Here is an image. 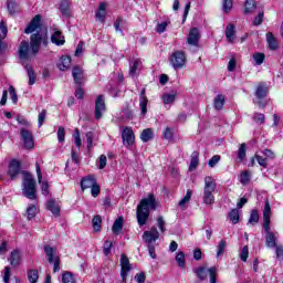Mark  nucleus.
<instances>
[{
	"label": "nucleus",
	"mask_w": 283,
	"mask_h": 283,
	"mask_svg": "<svg viewBox=\"0 0 283 283\" xmlns=\"http://www.w3.org/2000/svg\"><path fill=\"white\" fill-rule=\"evenodd\" d=\"M27 74L29 76V85H34L36 77L34 76V70L32 67L27 66Z\"/></svg>",
	"instance_id": "obj_50"
},
{
	"label": "nucleus",
	"mask_w": 283,
	"mask_h": 283,
	"mask_svg": "<svg viewBox=\"0 0 283 283\" xmlns=\"http://www.w3.org/2000/svg\"><path fill=\"white\" fill-rule=\"evenodd\" d=\"M103 220L101 219V216H95L92 220L93 231L98 232L101 231V224Z\"/></svg>",
	"instance_id": "obj_45"
},
{
	"label": "nucleus",
	"mask_w": 283,
	"mask_h": 283,
	"mask_svg": "<svg viewBox=\"0 0 283 283\" xmlns=\"http://www.w3.org/2000/svg\"><path fill=\"white\" fill-rule=\"evenodd\" d=\"M72 76L73 81L77 85H81L85 78V73L83 72V69H81L80 66H74L72 70Z\"/></svg>",
	"instance_id": "obj_20"
},
{
	"label": "nucleus",
	"mask_w": 283,
	"mask_h": 283,
	"mask_svg": "<svg viewBox=\"0 0 283 283\" xmlns=\"http://www.w3.org/2000/svg\"><path fill=\"white\" fill-rule=\"evenodd\" d=\"M140 138L143 140V143H149V140H151V138H154V130H151V128H146L143 130Z\"/></svg>",
	"instance_id": "obj_31"
},
{
	"label": "nucleus",
	"mask_w": 283,
	"mask_h": 283,
	"mask_svg": "<svg viewBox=\"0 0 283 283\" xmlns=\"http://www.w3.org/2000/svg\"><path fill=\"white\" fill-rule=\"evenodd\" d=\"M28 279H29V282L36 283L39 281V271L30 270L28 272Z\"/></svg>",
	"instance_id": "obj_48"
},
{
	"label": "nucleus",
	"mask_w": 283,
	"mask_h": 283,
	"mask_svg": "<svg viewBox=\"0 0 283 283\" xmlns=\"http://www.w3.org/2000/svg\"><path fill=\"white\" fill-rule=\"evenodd\" d=\"M223 12H231L232 8H233V0H223Z\"/></svg>",
	"instance_id": "obj_56"
},
{
	"label": "nucleus",
	"mask_w": 283,
	"mask_h": 283,
	"mask_svg": "<svg viewBox=\"0 0 283 283\" xmlns=\"http://www.w3.org/2000/svg\"><path fill=\"white\" fill-rule=\"evenodd\" d=\"M217 184L216 179L211 176H207L205 178V187H203V196L202 200L205 205H213L216 202V197L213 193L216 192Z\"/></svg>",
	"instance_id": "obj_3"
},
{
	"label": "nucleus",
	"mask_w": 283,
	"mask_h": 283,
	"mask_svg": "<svg viewBox=\"0 0 283 283\" xmlns=\"http://www.w3.org/2000/svg\"><path fill=\"white\" fill-rule=\"evenodd\" d=\"M46 209L53 213V216H59L61 213V207H59V203L54 200H49L46 205Z\"/></svg>",
	"instance_id": "obj_29"
},
{
	"label": "nucleus",
	"mask_w": 283,
	"mask_h": 283,
	"mask_svg": "<svg viewBox=\"0 0 283 283\" xmlns=\"http://www.w3.org/2000/svg\"><path fill=\"white\" fill-rule=\"evenodd\" d=\"M266 43H268L269 49L272 51H275L279 48L277 39L271 32L266 33Z\"/></svg>",
	"instance_id": "obj_25"
},
{
	"label": "nucleus",
	"mask_w": 283,
	"mask_h": 283,
	"mask_svg": "<svg viewBox=\"0 0 283 283\" xmlns=\"http://www.w3.org/2000/svg\"><path fill=\"white\" fill-rule=\"evenodd\" d=\"M105 17H107V3L101 2L95 12V19L101 23H105Z\"/></svg>",
	"instance_id": "obj_19"
},
{
	"label": "nucleus",
	"mask_w": 283,
	"mask_h": 283,
	"mask_svg": "<svg viewBox=\"0 0 283 283\" xmlns=\"http://www.w3.org/2000/svg\"><path fill=\"white\" fill-rule=\"evenodd\" d=\"M145 280H146L145 272H140L135 275V281L137 283H145Z\"/></svg>",
	"instance_id": "obj_64"
},
{
	"label": "nucleus",
	"mask_w": 283,
	"mask_h": 283,
	"mask_svg": "<svg viewBox=\"0 0 283 283\" xmlns=\"http://www.w3.org/2000/svg\"><path fill=\"white\" fill-rule=\"evenodd\" d=\"M73 140L75 147H77V149H81L83 142L81 140V132H78V128H76L73 133Z\"/></svg>",
	"instance_id": "obj_39"
},
{
	"label": "nucleus",
	"mask_w": 283,
	"mask_h": 283,
	"mask_svg": "<svg viewBox=\"0 0 283 283\" xmlns=\"http://www.w3.org/2000/svg\"><path fill=\"white\" fill-rule=\"evenodd\" d=\"M240 182L241 185H249V182H251V171L244 170L241 172Z\"/></svg>",
	"instance_id": "obj_41"
},
{
	"label": "nucleus",
	"mask_w": 283,
	"mask_h": 283,
	"mask_svg": "<svg viewBox=\"0 0 283 283\" xmlns=\"http://www.w3.org/2000/svg\"><path fill=\"white\" fill-rule=\"evenodd\" d=\"M48 116V111L43 109L38 116V125L39 127H43L45 123V117Z\"/></svg>",
	"instance_id": "obj_55"
},
{
	"label": "nucleus",
	"mask_w": 283,
	"mask_h": 283,
	"mask_svg": "<svg viewBox=\"0 0 283 283\" xmlns=\"http://www.w3.org/2000/svg\"><path fill=\"white\" fill-rule=\"evenodd\" d=\"M258 222H260V212H258V210H252L249 218V224L255 226Z\"/></svg>",
	"instance_id": "obj_38"
},
{
	"label": "nucleus",
	"mask_w": 283,
	"mask_h": 283,
	"mask_svg": "<svg viewBox=\"0 0 283 283\" xmlns=\"http://www.w3.org/2000/svg\"><path fill=\"white\" fill-rule=\"evenodd\" d=\"M41 45L48 46V34L43 32L31 34L30 49L33 56H36L39 54Z\"/></svg>",
	"instance_id": "obj_4"
},
{
	"label": "nucleus",
	"mask_w": 283,
	"mask_h": 283,
	"mask_svg": "<svg viewBox=\"0 0 283 283\" xmlns=\"http://www.w3.org/2000/svg\"><path fill=\"white\" fill-rule=\"evenodd\" d=\"M21 172V163L17 159H12L9 164L8 176H10L11 180H14L17 176Z\"/></svg>",
	"instance_id": "obj_15"
},
{
	"label": "nucleus",
	"mask_w": 283,
	"mask_h": 283,
	"mask_svg": "<svg viewBox=\"0 0 283 283\" xmlns=\"http://www.w3.org/2000/svg\"><path fill=\"white\" fill-rule=\"evenodd\" d=\"M193 273H196L198 280H201V282L207 280V275H210V283H217L218 268L216 266L207 269V266L202 265L196 268Z\"/></svg>",
	"instance_id": "obj_6"
},
{
	"label": "nucleus",
	"mask_w": 283,
	"mask_h": 283,
	"mask_svg": "<svg viewBox=\"0 0 283 283\" xmlns=\"http://www.w3.org/2000/svg\"><path fill=\"white\" fill-rule=\"evenodd\" d=\"M52 43H55V45H65V36H63V33L61 31H54L53 35L51 36Z\"/></svg>",
	"instance_id": "obj_27"
},
{
	"label": "nucleus",
	"mask_w": 283,
	"mask_h": 283,
	"mask_svg": "<svg viewBox=\"0 0 283 283\" xmlns=\"http://www.w3.org/2000/svg\"><path fill=\"white\" fill-rule=\"evenodd\" d=\"M198 151L191 154L190 169H196V167H198Z\"/></svg>",
	"instance_id": "obj_53"
},
{
	"label": "nucleus",
	"mask_w": 283,
	"mask_h": 283,
	"mask_svg": "<svg viewBox=\"0 0 283 283\" xmlns=\"http://www.w3.org/2000/svg\"><path fill=\"white\" fill-rule=\"evenodd\" d=\"M120 266L122 281L127 282V275H129V271H132V264H129V259L125 254H122L120 256Z\"/></svg>",
	"instance_id": "obj_12"
},
{
	"label": "nucleus",
	"mask_w": 283,
	"mask_h": 283,
	"mask_svg": "<svg viewBox=\"0 0 283 283\" xmlns=\"http://www.w3.org/2000/svg\"><path fill=\"white\" fill-rule=\"evenodd\" d=\"M44 253H46L48 262L50 264H53V272L57 273V271H61V259L56 255H54L55 250L54 248L50 245L44 247Z\"/></svg>",
	"instance_id": "obj_8"
},
{
	"label": "nucleus",
	"mask_w": 283,
	"mask_h": 283,
	"mask_svg": "<svg viewBox=\"0 0 283 283\" xmlns=\"http://www.w3.org/2000/svg\"><path fill=\"white\" fill-rule=\"evenodd\" d=\"M224 107V95H217L214 97V109H222Z\"/></svg>",
	"instance_id": "obj_40"
},
{
	"label": "nucleus",
	"mask_w": 283,
	"mask_h": 283,
	"mask_svg": "<svg viewBox=\"0 0 283 283\" xmlns=\"http://www.w3.org/2000/svg\"><path fill=\"white\" fill-rule=\"evenodd\" d=\"M255 158H256L258 164L261 167H264V168L269 167V163L266 161L268 160L266 157H262L260 155H255Z\"/></svg>",
	"instance_id": "obj_59"
},
{
	"label": "nucleus",
	"mask_w": 283,
	"mask_h": 283,
	"mask_svg": "<svg viewBox=\"0 0 283 283\" xmlns=\"http://www.w3.org/2000/svg\"><path fill=\"white\" fill-rule=\"evenodd\" d=\"M226 249H227V241L221 240L217 247V258H220V255H223Z\"/></svg>",
	"instance_id": "obj_47"
},
{
	"label": "nucleus",
	"mask_w": 283,
	"mask_h": 283,
	"mask_svg": "<svg viewBox=\"0 0 283 283\" xmlns=\"http://www.w3.org/2000/svg\"><path fill=\"white\" fill-rule=\"evenodd\" d=\"M18 56L20 61H22V64L28 63V61H31L34 54H32V49L30 48V42L28 41H22L19 50H18Z\"/></svg>",
	"instance_id": "obj_7"
},
{
	"label": "nucleus",
	"mask_w": 283,
	"mask_h": 283,
	"mask_svg": "<svg viewBox=\"0 0 283 283\" xmlns=\"http://www.w3.org/2000/svg\"><path fill=\"white\" fill-rule=\"evenodd\" d=\"M147 105H149V98H147V91L143 88L139 94V109L142 118L147 116Z\"/></svg>",
	"instance_id": "obj_13"
},
{
	"label": "nucleus",
	"mask_w": 283,
	"mask_h": 283,
	"mask_svg": "<svg viewBox=\"0 0 283 283\" xmlns=\"http://www.w3.org/2000/svg\"><path fill=\"white\" fill-rule=\"evenodd\" d=\"M11 266H19L21 264L22 255L20 250H13L9 256Z\"/></svg>",
	"instance_id": "obj_22"
},
{
	"label": "nucleus",
	"mask_w": 283,
	"mask_h": 283,
	"mask_svg": "<svg viewBox=\"0 0 283 283\" xmlns=\"http://www.w3.org/2000/svg\"><path fill=\"white\" fill-rule=\"evenodd\" d=\"M9 94L12 103L17 104L19 102V96L17 95L14 86H9Z\"/></svg>",
	"instance_id": "obj_54"
},
{
	"label": "nucleus",
	"mask_w": 283,
	"mask_h": 283,
	"mask_svg": "<svg viewBox=\"0 0 283 283\" xmlns=\"http://www.w3.org/2000/svg\"><path fill=\"white\" fill-rule=\"evenodd\" d=\"M226 39L228 43H233V41H235V25L229 24L226 28Z\"/></svg>",
	"instance_id": "obj_24"
},
{
	"label": "nucleus",
	"mask_w": 283,
	"mask_h": 283,
	"mask_svg": "<svg viewBox=\"0 0 283 283\" xmlns=\"http://www.w3.org/2000/svg\"><path fill=\"white\" fill-rule=\"evenodd\" d=\"M62 282L63 283H76V281L74 280V275H72V273H70V272H65L62 275Z\"/></svg>",
	"instance_id": "obj_51"
},
{
	"label": "nucleus",
	"mask_w": 283,
	"mask_h": 283,
	"mask_svg": "<svg viewBox=\"0 0 283 283\" xmlns=\"http://www.w3.org/2000/svg\"><path fill=\"white\" fill-rule=\"evenodd\" d=\"M167 25H169V22H167V21L158 23L157 24V32H158V34H163V32H165V30H167Z\"/></svg>",
	"instance_id": "obj_62"
},
{
	"label": "nucleus",
	"mask_w": 283,
	"mask_h": 283,
	"mask_svg": "<svg viewBox=\"0 0 283 283\" xmlns=\"http://www.w3.org/2000/svg\"><path fill=\"white\" fill-rule=\"evenodd\" d=\"M253 60L255 61L256 65H262L264 63V54L263 53H255L253 55Z\"/></svg>",
	"instance_id": "obj_58"
},
{
	"label": "nucleus",
	"mask_w": 283,
	"mask_h": 283,
	"mask_svg": "<svg viewBox=\"0 0 283 283\" xmlns=\"http://www.w3.org/2000/svg\"><path fill=\"white\" fill-rule=\"evenodd\" d=\"M156 197L154 193H149L147 198L142 199L140 203L137 206V222L139 227L147 224L149 220V211H156Z\"/></svg>",
	"instance_id": "obj_2"
},
{
	"label": "nucleus",
	"mask_w": 283,
	"mask_h": 283,
	"mask_svg": "<svg viewBox=\"0 0 283 283\" xmlns=\"http://www.w3.org/2000/svg\"><path fill=\"white\" fill-rule=\"evenodd\" d=\"M239 161L242 163L247 158V144H241L238 150Z\"/></svg>",
	"instance_id": "obj_46"
},
{
	"label": "nucleus",
	"mask_w": 283,
	"mask_h": 283,
	"mask_svg": "<svg viewBox=\"0 0 283 283\" xmlns=\"http://www.w3.org/2000/svg\"><path fill=\"white\" fill-rule=\"evenodd\" d=\"M112 231L115 235H118L123 231V217H118L112 228Z\"/></svg>",
	"instance_id": "obj_30"
},
{
	"label": "nucleus",
	"mask_w": 283,
	"mask_h": 283,
	"mask_svg": "<svg viewBox=\"0 0 283 283\" xmlns=\"http://www.w3.org/2000/svg\"><path fill=\"white\" fill-rule=\"evenodd\" d=\"M12 273L10 272V266L4 268V276H3V282L4 283H10V276Z\"/></svg>",
	"instance_id": "obj_63"
},
{
	"label": "nucleus",
	"mask_w": 283,
	"mask_h": 283,
	"mask_svg": "<svg viewBox=\"0 0 283 283\" xmlns=\"http://www.w3.org/2000/svg\"><path fill=\"white\" fill-rule=\"evenodd\" d=\"M22 191L29 200H36V181L32 178V175L24 177Z\"/></svg>",
	"instance_id": "obj_5"
},
{
	"label": "nucleus",
	"mask_w": 283,
	"mask_h": 283,
	"mask_svg": "<svg viewBox=\"0 0 283 283\" xmlns=\"http://www.w3.org/2000/svg\"><path fill=\"white\" fill-rule=\"evenodd\" d=\"M105 96L98 95L95 101V118L96 120H101L103 118V114H105Z\"/></svg>",
	"instance_id": "obj_11"
},
{
	"label": "nucleus",
	"mask_w": 283,
	"mask_h": 283,
	"mask_svg": "<svg viewBox=\"0 0 283 283\" xmlns=\"http://www.w3.org/2000/svg\"><path fill=\"white\" fill-rule=\"evenodd\" d=\"M176 262L180 269H185L187 266V261L185 260V253L178 252L176 255Z\"/></svg>",
	"instance_id": "obj_37"
},
{
	"label": "nucleus",
	"mask_w": 283,
	"mask_h": 283,
	"mask_svg": "<svg viewBox=\"0 0 283 283\" xmlns=\"http://www.w3.org/2000/svg\"><path fill=\"white\" fill-rule=\"evenodd\" d=\"M8 36V27H6V22H0V39H6Z\"/></svg>",
	"instance_id": "obj_60"
},
{
	"label": "nucleus",
	"mask_w": 283,
	"mask_h": 283,
	"mask_svg": "<svg viewBox=\"0 0 283 283\" xmlns=\"http://www.w3.org/2000/svg\"><path fill=\"white\" fill-rule=\"evenodd\" d=\"M96 184V179H94L93 176H88L82 179L81 187L83 190L85 189H92L94 185Z\"/></svg>",
	"instance_id": "obj_26"
},
{
	"label": "nucleus",
	"mask_w": 283,
	"mask_h": 283,
	"mask_svg": "<svg viewBox=\"0 0 283 283\" xmlns=\"http://www.w3.org/2000/svg\"><path fill=\"white\" fill-rule=\"evenodd\" d=\"M274 249H275L276 260H280L281 262H283V245L279 244Z\"/></svg>",
	"instance_id": "obj_57"
},
{
	"label": "nucleus",
	"mask_w": 283,
	"mask_h": 283,
	"mask_svg": "<svg viewBox=\"0 0 283 283\" xmlns=\"http://www.w3.org/2000/svg\"><path fill=\"white\" fill-rule=\"evenodd\" d=\"M57 140H59V143H65V128L59 127V129H57Z\"/></svg>",
	"instance_id": "obj_61"
},
{
	"label": "nucleus",
	"mask_w": 283,
	"mask_h": 283,
	"mask_svg": "<svg viewBox=\"0 0 283 283\" xmlns=\"http://www.w3.org/2000/svg\"><path fill=\"white\" fill-rule=\"evenodd\" d=\"M122 140L126 149H132V147H134V143H136L134 130L129 127H125L122 132Z\"/></svg>",
	"instance_id": "obj_9"
},
{
	"label": "nucleus",
	"mask_w": 283,
	"mask_h": 283,
	"mask_svg": "<svg viewBox=\"0 0 283 283\" xmlns=\"http://www.w3.org/2000/svg\"><path fill=\"white\" fill-rule=\"evenodd\" d=\"M56 65L57 69L61 70V72H65L70 70V66L72 65V59L67 55H64L60 59Z\"/></svg>",
	"instance_id": "obj_21"
},
{
	"label": "nucleus",
	"mask_w": 283,
	"mask_h": 283,
	"mask_svg": "<svg viewBox=\"0 0 283 283\" xmlns=\"http://www.w3.org/2000/svg\"><path fill=\"white\" fill-rule=\"evenodd\" d=\"M36 213H39V209L34 203H31L27 209V218L28 220H32V218L36 217Z\"/></svg>",
	"instance_id": "obj_33"
},
{
	"label": "nucleus",
	"mask_w": 283,
	"mask_h": 283,
	"mask_svg": "<svg viewBox=\"0 0 283 283\" xmlns=\"http://www.w3.org/2000/svg\"><path fill=\"white\" fill-rule=\"evenodd\" d=\"M86 147L88 151H92V149H94V133L93 132H88L86 133Z\"/></svg>",
	"instance_id": "obj_44"
},
{
	"label": "nucleus",
	"mask_w": 283,
	"mask_h": 283,
	"mask_svg": "<svg viewBox=\"0 0 283 283\" xmlns=\"http://www.w3.org/2000/svg\"><path fill=\"white\" fill-rule=\"evenodd\" d=\"M140 67H143V62L140 60H135L129 70L130 76H136V74L140 70Z\"/></svg>",
	"instance_id": "obj_32"
},
{
	"label": "nucleus",
	"mask_w": 283,
	"mask_h": 283,
	"mask_svg": "<svg viewBox=\"0 0 283 283\" xmlns=\"http://www.w3.org/2000/svg\"><path fill=\"white\" fill-rule=\"evenodd\" d=\"M199 42H200V31L198 30V28H192L187 38V43H188V45L198 48Z\"/></svg>",
	"instance_id": "obj_16"
},
{
	"label": "nucleus",
	"mask_w": 283,
	"mask_h": 283,
	"mask_svg": "<svg viewBox=\"0 0 283 283\" xmlns=\"http://www.w3.org/2000/svg\"><path fill=\"white\" fill-rule=\"evenodd\" d=\"M7 8H8L9 14H11V15H14L20 12L19 3L14 2V1H9L7 4Z\"/></svg>",
	"instance_id": "obj_35"
},
{
	"label": "nucleus",
	"mask_w": 283,
	"mask_h": 283,
	"mask_svg": "<svg viewBox=\"0 0 283 283\" xmlns=\"http://www.w3.org/2000/svg\"><path fill=\"white\" fill-rule=\"evenodd\" d=\"M114 247V243L109 240H106L104 242V247H103V253L104 255H109V253H112V248Z\"/></svg>",
	"instance_id": "obj_49"
},
{
	"label": "nucleus",
	"mask_w": 283,
	"mask_h": 283,
	"mask_svg": "<svg viewBox=\"0 0 283 283\" xmlns=\"http://www.w3.org/2000/svg\"><path fill=\"white\" fill-rule=\"evenodd\" d=\"M191 196H193V190L188 189L185 197L178 203L180 209H182V210L187 209V205H189V202L191 200Z\"/></svg>",
	"instance_id": "obj_28"
},
{
	"label": "nucleus",
	"mask_w": 283,
	"mask_h": 283,
	"mask_svg": "<svg viewBox=\"0 0 283 283\" xmlns=\"http://www.w3.org/2000/svg\"><path fill=\"white\" fill-rule=\"evenodd\" d=\"M271 203L269 200L265 201L263 209V231L265 233V247L268 249H275L277 247V240H280V232L271 230Z\"/></svg>",
	"instance_id": "obj_1"
},
{
	"label": "nucleus",
	"mask_w": 283,
	"mask_h": 283,
	"mask_svg": "<svg viewBox=\"0 0 283 283\" xmlns=\"http://www.w3.org/2000/svg\"><path fill=\"white\" fill-rule=\"evenodd\" d=\"M39 28H41V15H35L25 28L24 33L32 34V32H36Z\"/></svg>",
	"instance_id": "obj_18"
},
{
	"label": "nucleus",
	"mask_w": 283,
	"mask_h": 283,
	"mask_svg": "<svg viewBox=\"0 0 283 283\" xmlns=\"http://www.w3.org/2000/svg\"><path fill=\"white\" fill-rule=\"evenodd\" d=\"M255 8H256L255 0H247L245 7H244V13L251 14V12H253V10H255Z\"/></svg>",
	"instance_id": "obj_36"
},
{
	"label": "nucleus",
	"mask_w": 283,
	"mask_h": 283,
	"mask_svg": "<svg viewBox=\"0 0 283 283\" xmlns=\"http://www.w3.org/2000/svg\"><path fill=\"white\" fill-rule=\"evenodd\" d=\"M269 94V86L264 83H260L256 86L255 96L259 101H262V98H265V96Z\"/></svg>",
	"instance_id": "obj_23"
},
{
	"label": "nucleus",
	"mask_w": 283,
	"mask_h": 283,
	"mask_svg": "<svg viewBox=\"0 0 283 283\" xmlns=\"http://www.w3.org/2000/svg\"><path fill=\"white\" fill-rule=\"evenodd\" d=\"M161 99H163L164 105H171V103H174V101H176V94L165 93L161 96Z\"/></svg>",
	"instance_id": "obj_42"
},
{
	"label": "nucleus",
	"mask_w": 283,
	"mask_h": 283,
	"mask_svg": "<svg viewBox=\"0 0 283 283\" xmlns=\"http://www.w3.org/2000/svg\"><path fill=\"white\" fill-rule=\"evenodd\" d=\"M170 63L175 70H180L187 63V55L182 51H176L170 57Z\"/></svg>",
	"instance_id": "obj_10"
},
{
	"label": "nucleus",
	"mask_w": 283,
	"mask_h": 283,
	"mask_svg": "<svg viewBox=\"0 0 283 283\" xmlns=\"http://www.w3.org/2000/svg\"><path fill=\"white\" fill-rule=\"evenodd\" d=\"M158 238H160V232H158L156 227H153L149 231H145L143 235V240L146 244H154Z\"/></svg>",
	"instance_id": "obj_14"
},
{
	"label": "nucleus",
	"mask_w": 283,
	"mask_h": 283,
	"mask_svg": "<svg viewBox=\"0 0 283 283\" xmlns=\"http://www.w3.org/2000/svg\"><path fill=\"white\" fill-rule=\"evenodd\" d=\"M20 134L22 136L24 147H27V149H32L34 147V137H32V133L25 128H22Z\"/></svg>",
	"instance_id": "obj_17"
},
{
	"label": "nucleus",
	"mask_w": 283,
	"mask_h": 283,
	"mask_svg": "<svg viewBox=\"0 0 283 283\" xmlns=\"http://www.w3.org/2000/svg\"><path fill=\"white\" fill-rule=\"evenodd\" d=\"M229 219L232 221V224H238V222H240V211H238V209L231 210Z\"/></svg>",
	"instance_id": "obj_43"
},
{
	"label": "nucleus",
	"mask_w": 283,
	"mask_h": 283,
	"mask_svg": "<svg viewBox=\"0 0 283 283\" xmlns=\"http://www.w3.org/2000/svg\"><path fill=\"white\" fill-rule=\"evenodd\" d=\"M60 11L63 17H70V1L62 0L60 3Z\"/></svg>",
	"instance_id": "obj_34"
},
{
	"label": "nucleus",
	"mask_w": 283,
	"mask_h": 283,
	"mask_svg": "<svg viewBox=\"0 0 283 283\" xmlns=\"http://www.w3.org/2000/svg\"><path fill=\"white\" fill-rule=\"evenodd\" d=\"M98 169H105L107 167V156L101 155L97 161Z\"/></svg>",
	"instance_id": "obj_52"
}]
</instances>
